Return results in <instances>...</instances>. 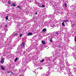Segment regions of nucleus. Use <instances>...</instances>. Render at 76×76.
Instances as JSON below:
<instances>
[{
  "label": "nucleus",
  "mask_w": 76,
  "mask_h": 76,
  "mask_svg": "<svg viewBox=\"0 0 76 76\" xmlns=\"http://www.w3.org/2000/svg\"><path fill=\"white\" fill-rule=\"evenodd\" d=\"M22 34H20L19 35V36L18 37V38H19L21 37H22Z\"/></svg>",
  "instance_id": "27"
},
{
  "label": "nucleus",
  "mask_w": 76,
  "mask_h": 76,
  "mask_svg": "<svg viewBox=\"0 0 76 76\" xmlns=\"http://www.w3.org/2000/svg\"><path fill=\"white\" fill-rule=\"evenodd\" d=\"M39 54V50L38 49L36 50L35 52H34V54Z\"/></svg>",
  "instance_id": "8"
},
{
  "label": "nucleus",
  "mask_w": 76,
  "mask_h": 76,
  "mask_svg": "<svg viewBox=\"0 0 76 76\" xmlns=\"http://www.w3.org/2000/svg\"><path fill=\"white\" fill-rule=\"evenodd\" d=\"M66 71L67 72V73L68 74L69 76H73V75H72V73L70 72V69L69 68H66Z\"/></svg>",
  "instance_id": "4"
},
{
  "label": "nucleus",
  "mask_w": 76,
  "mask_h": 76,
  "mask_svg": "<svg viewBox=\"0 0 76 76\" xmlns=\"http://www.w3.org/2000/svg\"><path fill=\"white\" fill-rule=\"evenodd\" d=\"M31 50L32 48L30 47H29L27 49H26V51H27L28 52H29L30 51H31Z\"/></svg>",
  "instance_id": "13"
},
{
  "label": "nucleus",
  "mask_w": 76,
  "mask_h": 76,
  "mask_svg": "<svg viewBox=\"0 0 76 76\" xmlns=\"http://www.w3.org/2000/svg\"><path fill=\"white\" fill-rule=\"evenodd\" d=\"M51 58H50V59H49L48 60H51Z\"/></svg>",
  "instance_id": "50"
},
{
  "label": "nucleus",
  "mask_w": 76,
  "mask_h": 76,
  "mask_svg": "<svg viewBox=\"0 0 76 76\" xmlns=\"http://www.w3.org/2000/svg\"><path fill=\"white\" fill-rule=\"evenodd\" d=\"M55 57V55H53V56L52 57V58L51 57H50V58H46V61H50V59H51V58H53V59H54V58L53 57Z\"/></svg>",
  "instance_id": "7"
},
{
  "label": "nucleus",
  "mask_w": 76,
  "mask_h": 76,
  "mask_svg": "<svg viewBox=\"0 0 76 76\" xmlns=\"http://www.w3.org/2000/svg\"><path fill=\"white\" fill-rule=\"evenodd\" d=\"M19 34V33L18 32H14V34H12V36H10L7 39V41H5V43H7V42H9V43L10 44V42L12 41V39H13V38L14 37H15V36L17 37L18 36Z\"/></svg>",
  "instance_id": "2"
},
{
  "label": "nucleus",
  "mask_w": 76,
  "mask_h": 76,
  "mask_svg": "<svg viewBox=\"0 0 76 76\" xmlns=\"http://www.w3.org/2000/svg\"><path fill=\"white\" fill-rule=\"evenodd\" d=\"M19 25H20L19 24H18V26H19Z\"/></svg>",
  "instance_id": "56"
},
{
  "label": "nucleus",
  "mask_w": 76,
  "mask_h": 76,
  "mask_svg": "<svg viewBox=\"0 0 76 76\" xmlns=\"http://www.w3.org/2000/svg\"><path fill=\"white\" fill-rule=\"evenodd\" d=\"M44 59H43L42 60L40 61V63H42L43 62H44Z\"/></svg>",
  "instance_id": "23"
},
{
  "label": "nucleus",
  "mask_w": 76,
  "mask_h": 76,
  "mask_svg": "<svg viewBox=\"0 0 76 76\" xmlns=\"http://www.w3.org/2000/svg\"><path fill=\"white\" fill-rule=\"evenodd\" d=\"M47 66H50L51 65V63H50L49 62L47 63Z\"/></svg>",
  "instance_id": "16"
},
{
  "label": "nucleus",
  "mask_w": 76,
  "mask_h": 76,
  "mask_svg": "<svg viewBox=\"0 0 76 76\" xmlns=\"http://www.w3.org/2000/svg\"><path fill=\"white\" fill-rule=\"evenodd\" d=\"M7 73H10V71H8L7 72Z\"/></svg>",
  "instance_id": "39"
},
{
  "label": "nucleus",
  "mask_w": 76,
  "mask_h": 76,
  "mask_svg": "<svg viewBox=\"0 0 76 76\" xmlns=\"http://www.w3.org/2000/svg\"><path fill=\"white\" fill-rule=\"evenodd\" d=\"M10 6H13V7H15L16 6V4L14 3H12V4H11Z\"/></svg>",
  "instance_id": "15"
},
{
  "label": "nucleus",
  "mask_w": 76,
  "mask_h": 76,
  "mask_svg": "<svg viewBox=\"0 0 76 76\" xmlns=\"http://www.w3.org/2000/svg\"><path fill=\"white\" fill-rule=\"evenodd\" d=\"M61 13H63V12L62 11V12H61Z\"/></svg>",
  "instance_id": "49"
},
{
  "label": "nucleus",
  "mask_w": 76,
  "mask_h": 76,
  "mask_svg": "<svg viewBox=\"0 0 76 76\" xmlns=\"http://www.w3.org/2000/svg\"><path fill=\"white\" fill-rule=\"evenodd\" d=\"M0 40L1 41H3V37H2V34L1 33H0Z\"/></svg>",
  "instance_id": "9"
},
{
  "label": "nucleus",
  "mask_w": 76,
  "mask_h": 76,
  "mask_svg": "<svg viewBox=\"0 0 76 76\" xmlns=\"http://www.w3.org/2000/svg\"><path fill=\"white\" fill-rule=\"evenodd\" d=\"M10 73H11L12 75H13V73L12 72H11V71H10Z\"/></svg>",
  "instance_id": "40"
},
{
  "label": "nucleus",
  "mask_w": 76,
  "mask_h": 76,
  "mask_svg": "<svg viewBox=\"0 0 76 76\" xmlns=\"http://www.w3.org/2000/svg\"><path fill=\"white\" fill-rule=\"evenodd\" d=\"M32 35V33L31 32H29L28 34V36H30V35Z\"/></svg>",
  "instance_id": "18"
},
{
  "label": "nucleus",
  "mask_w": 76,
  "mask_h": 76,
  "mask_svg": "<svg viewBox=\"0 0 76 76\" xmlns=\"http://www.w3.org/2000/svg\"><path fill=\"white\" fill-rule=\"evenodd\" d=\"M60 52V49H58L56 51V57L54 58V61H52V63L54 62V64H53L54 65H56L57 64V61L56 60L59 59V58L61 57Z\"/></svg>",
  "instance_id": "1"
},
{
  "label": "nucleus",
  "mask_w": 76,
  "mask_h": 76,
  "mask_svg": "<svg viewBox=\"0 0 76 76\" xmlns=\"http://www.w3.org/2000/svg\"><path fill=\"white\" fill-rule=\"evenodd\" d=\"M49 36L50 37H51V38H54V37H55V35L51 33L50 34V35Z\"/></svg>",
  "instance_id": "11"
},
{
  "label": "nucleus",
  "mask_w": 76,
  "mask_h": 76,
  "mask_svg": "<svg viewBox=\"0 0 76 76\" xmlns=\"http://www.w3.org/2000/svg\"><path fill=\"white\" fill-rule=\"evenodd\" d=\"M63 47H62V48H63Z\"/></svg>",
  "instance_id": "59"
},
{
  "label": "nucleus",
  "mask_w": 76,
  "mask_h": 76,
  "mask_svg": "<svg viewBox=\"0 0 76 76\" xmlns=\"http://www.w3.org/2000/svg\"><path fill=\"white\" fill-rule=\"evenodd\" d=\"M20 76H24L23 74L22 75H20Z\"/></svg>",
  "instance_id": "44"
},
{
  "label": "nucleus",
  "mask_w": 76,
  "mask_h": 76,
  "mask_svg": "<svg viewBox=\"0 0 76 76\" xmlns=\"http://www.w3.org/2000/svg\"><path fill=\"white\" fill-rule=\"evenodd\" d=\"M68 63V62L67 61H66V64H67V63Z\"/></svg>",
  "instance_id": "46"
},
{
  "label": "nucleus",
  "mask_w": 76,
  "mask_h": 76,
  "mask_svg": "<svg viewBox=\"0 0 76 76\" xmlns=\"http://www.w3.org/2000/svg\"><path fill=\"white\" fill-rule=\"evenodd\" d=\"M37 4L38 5H39V4H40V5H42V4H40L39 2H37Z\"/></svg>",
  "instance_id": "34"
},
{
  "label": "nucleus",
  "mask_w": 76,
  "mask_h": 76,
  "mask_svg": "<svg viewBox=\"0 0 76 76\" xmlns=\"http://www.w3.org/2000/svg\"><path fill=\"white\" fill-rule=\"evenodd\" d=\"M58 69H60V70H61V69H60V68H58Z\"/></svg>",
  "instance_id": "48"
},
{
  "label": "nucleus",
  "mask_w": 76,
  "mask_h": 76,
  "mask_svg": "<svg viewBox=\"0 0 76 76\" xmlns=\"http://www.w3.org/2000/svg\"><path fill=\"white\" fill-rule=\"evenodd\" d=\"M42 7H45V6H44V5H42Z\"/></svg>",
  "instance_id": "41"
},
{
  "label": "nucleus",
  "mask_w": 76,
  "mask_h": 76,
  "mask_svg": "<svg viewBox=\"0 0 76 76\" xmlns=\"http://www.w3.org/2000/svg\"><path fill=\"white\" fill-rule=\"evenodd\" d=\"M40 5H41L40 4L38 5L39 7H42V6Z\"/></svg>",
  "instance_id": "38"
},
{
  "label": "nucleus",
  "mask_w": 76,
  "mask_h": 76,
  "mask_svg": "<svg viewBox=\"0 0 76 76\" xmlns=\"http://www.w3.org/2000/svg\"><path fill=\"white\" fill-rule=\"evenodd\" d=\"M39 66H40V64H38L37 66H36V67H39Z\"/></svg>",
  "instance_id": "26"
},
{
  "label": "nucleus",
  "mask_w": 76,
  "mask_h": 76,
  "mask_svg": "<svg viewBox=\"0 0 76 76\" xmlns=\"http://www.w3.org/2000/svg\"><path fill=\"white\" fill-rule=\"evenodd\" d=\"M37 64L36 63H34V66H35V67H36V66H37Z\"/></svg>",
  "instance_id": "36"
},
{
  "label": "nucleus",
  "mask_w": 76,
  "mask_h": 76,
  "mask_svg": "<svg viewBox=\"0 0 76 76\" xmlns=\"http://www.w3.org/2000/svg\"><path fill=\"white\" fill-rule=\"evenodd\" d=\"M22 51L21 50L20 51H19V50H17L16 52V54L18 55V56H19V55H20V54H22Z\"/></svg>",
  "instance_id": "5"
},
{
  "label": "nucleus",
  "mask_w": 76,
  "mask_h": 76,
  "mask_svg": "<svg viewBox=\"0 0 76 76\" xmlns=\"http://www.w3.org/2000/svg\"><path fill=\"white\" fill-rule=\"evenodd\" d=\"M34 43L35 44L36 43V42H34Z\"/></svg>",
  "instance_id": "53"
},
{
  "label": "nucleus",
  "mask_w": 76,
  "mask_h": 76,
  "mask_svg": "<svg viewBox=\"0 0 76 76\" xmlns=\"http://www.w3.org/2000/svg\"><path fill=\"white\" fill-rule=\"evenodd\" d=\"M31 54L29 53L28 55L27 56L28 57H31Z\"/></svg>",
  "instance_id": "32"
},
{
  "label": "nucleus",
  "mask_w": 76,
  "mask_h": 76,
  "mask_svg": "<svg viewBox=\"0 0 76 76\" xmlns=\"http://www.w3.org/2000/svg\"><path fill=\"white\" fill-rule=\"evenodd\" d=\"M17 8H18L19 9H21V7L19 5L17 6Z\"/></svg>",
  "instance_id": "19"
},
{
  "label": "nucleus",
  "mask_w": 76,
  "mask_h": 76,
  "mask_svg": "<svg viewBox=\"0 0 76 76\" xmlns=\"http://www.w3.org/2000/svg\"><path fill=\"white\" fill-rule=\"evenodd\" d=\"M68 19H69V18H68V19H67L66 20H64V22H68V20H69Z\"/></svg>",
  "instance_id": "25"
},
{
  "label": "nucleus",
  "mask_w": 76,
  "mask_h": 76,
  "mask_svg": "<svg viewBox=\"0 0 76 76\" xmlns=\"http://www.w3.org/2000/svg\"><path fill=\"white\" fill-rule=\"evenodd\" d=\"M18 24H20V23H18Z\"/></svg>",
  "instance_id": "51"
},
{
  "label": "nucleus",
  "mask_w": 76,
  "mask_h": 76,
  "mask_svg": "<svg viewBox=\"0 0 76 76\" xmlns=\"http://www.w3.org/2000/svg\"><path fill=\"white\" fill-rule=\"evenodd\" d=\"M35 73L36 74H37H37H38V72H35Z\"/></svg>",
  "instance_id": "43"
},
{
  "label": "nucleus",
  "mask_w": 76,
  "mask_h": 76,
  "mask_svg": "<svg viewBox=\"0 0 76 76\" xmlns=\"http://www.w3.org/2000/svg\"><path fill=\"white\" fill-rule=\"evenodd\" d=\"M49 18H50V20L53 19V16L52 15H49L48 17Z\"/></svg>",
  "instance_id": "12"
},
{
  "label": "nucleus",
  "mask_w": 76,
  "mask_h": 76,
  "mask_svg": "<svg viewBox=\"0 0 76 76\" xmlns=\"http://www.w3.org/2000/svg\"><path fill=\"white\" fill-rule=\"evenodd\" d=\"M64 74H66V73H64Z\"/></svg>",
  "instance_id": "58"
},
{
  "label": "nucleus",
  "mask_w": 76,
  "mask_h": 76,
  "mask_svg": "<svg viewBox=\"0 0 76 76\" xmlns=\"http://www.w3.org/2000/svg\"><path fill=\"white\" fill-rule=\"evenodd\" d=\"M74 70H75V69H73Z\"/></svg>",
  "instance_id": "57"
},
{
  "label": "nucleus",
  "mask_w": 76,
  "mask_h": 76,
  "mask_svg": "<svg viewBox=\"0 0 76 76\" xmlns=\"http://www.w3.org/2000/svg\"><path fill=\"white\" fill-rule=\"evenodd\" d=\"M6 20H8V16H7L6 17Z\"/></svg>",
  "instance_id": "33"
},
{
  "label": "nucleus",
  "mask_w": 76,
  "mask_h": 76,
  "mask_svg": "<svg viewBox=\"0 0 76 76\" xmlns=\"http://www.w3.org/2000/svg\"><path fill=\"white\" fill-rule=\"evenodd\" d=\"M75 71H76V70H75L74 72H75Z\"/></svg>",
  "instance_id": "54"
},
{
  "label": "nucleus",
  "mask_w": 76,
  "mask_h": 76,
  "mask_svg": "<svg viewBox=\"0 0 76 76\" xmlns=\"http://www.w3.org/2000/svg\"><path fill=\"white\" fill-rule=\"evenodd\" d=\"M39 69H40V70H42V67H40L39 68Z\"/></svg>",
  "instance_id": "42"
},
{
  "label": "nucleus",
  "mask_w": 76,
  "mask_h": 76,
  "mask_svg": "<svg viewBox=\"0 0 76 76\" xmlns=\"http://www.w3.org/2000/svg\"><path fill=\"white\" fill-rule=\"evenodd\" d=\"M47 31V29H46L45 28H44L42 30L43 32H45V31Z\"/></svg>",
  "instance_id": "20"
},
{
  "label": "nucleus",
  "mask_w": 76,
  "mask_h": 76,
  "mask_svg": "<svg viewBox=\"0 0 76 76\" xmlns=\"http://www.w3.org/2000/svg\"><path fill=\"white\" fill-rule=\"evenodd\" d=\"M49 41L50 42H52V39H50Z\"/></svg>",
  "instance_id": "37"
},
{
  "label": "nucleus",
  "mask_w": 76,
  "mask_h": 76,
  "mask_svg": "<svg viewBox=\"0 0 76 76\" xmlns=\"http://www.w3.org/2000/svg\"><path fill=\"white\" fill-rule=\"evenodd\" d=\"M0 66L1 70H5V68H4V67L2 65H1Z\"/></svg>",
  "instance_id": "14"
},
{
  "label": "nucleus",
  "mask_w": 76,
  "mask_h": 76,
  "mask_svg": "<svg viewBox=\"0 0 76 76\" xmlns=\"http://www.w3.org/2000/svg\"><path fill=\"white\" fill-rule=\"evenodd\" d=\"M64 5L66 7H67V4H66V3H64Z\"/></svg>",
  "instance_id": "30"
},
{
  "label": "nucleus",
  "mask_w": 76,
  "mask_h": 76,
  "mask_svg": "<svg viewBox=\"0 0 76 76\" xmlns=\"http://www.w3.org/2000/svg\"><path fill=\"white\" fill-rule=\"evenodd\" d=\"M62 25H63V26H65V24H64V22L63 21L62 23Z\"/></svg>",
  "instance_id": "28"
},
{
  "label": "nucleus",
  "mask_w": 76,
  "mask_h": 76,
  "mask_svg": "<svg viewBox=\"0 0 76 76\" xmlns=\"http://www.w3.org/2000/svg\"><path fill=\"white\" fill-rule=\"evenodd\" d=\"M13 9H15V8H13Z\"/></svg>",
  "instance_id": "55"
},
{
  "label": "nucleus",
  "mask_w": 76,
  "mask_h": 76,
  "mask_svg": "<svg viewBox=\"0 0 76 76\" xmlns=\"http://www.w3.org/2000/svg\"><path fill=\"white\" fill-rule=\"evenodd\" d=\"M18 57H16L15 59V62H16V61H17V60H18Z\"/></svg>",
  "instance_id": "22"
},
{
  "label": "nucleus",
  "mask_w": 76,
  "mask_h": 76,
  "mask_svg": "<svg viewBox=\"0 0 76 76\" xmlns=\"http://www.w3.org/2000/svg\"><path fill=\"white\" fill-rule=\"evenodd\" d=\"M37 14H38V13H37V12H35V15H37Z\"/></svg>",
  "instance_id": "45"
},
{
  "label": "nucleus",
  "mask_w": 76,
  "mask_h": 76,
  "mask_svg": "<svg viewBox=\"0 0 76 76\" xmlns=\"http://www.w3.org/2000/svg\"><path fill=\"white\" fill-rule=\"evenodd\" d=\"M64 39H65V37H64Z\"/></svg>",
  "instance_id": "52"
},
{
  "label": "nucleus",
  "mask_w": 76,
  "mask_h": 76,
  "mask_svg": "<svg viewBox=\"0 0 76 76\" xmlns=\"http://www.w3.org/2000/svg\"><path fill=\"white\" fill-rule=\"evenodd\" d=\"M74 41H75V42H76V37H75Z\"/></svg>",
  "instance_id": "35"
},
{
  "label": "nucleus",
  "mask_w": 76,
  "mask_h": 76,
  "mask_svg": "<svg viewBox=\"0 0 76 76\" xmlns=\"http://www.w3.org/2000/svg\"><path fill=\"white\" fill-rule=\"evenodd\" d=\"M49 24H50L51 27H53V26H54V24H53V23H51V22H50V21L49 22V23H46V25H47V26L48 25H49Z\"/></svg>",
  "instance_id": "6"
},
{
  "label": "nucleus",
  "mask_w": 76,
  "mask_h": 76,
  "mask_svg": "<svg viewBox=\"0 0 76 76\" xmlns=\"http://www.w3.org/2000/svg\"><path fill=\"white\" fill-rule=\"evenodd\" d=\"M22 48H25V42H23L21 45Z\"/></svg>",
  "instance_id": "10"
},
{
  "label": "nucleus",
  "mask_w": 76,
  "mask_h": 76,
  "mask_svg": "<svg viewBox=\"0 0 76 76\" xmlns=\"http://www.w3.org/2000/svg\"><path fill=\"white\" fill-rule=\"evenodd\" d=\"M42 43L43 44H44V45L45 44V41H42Z\"/></svg>",
  "instance_id": "21"
},
{
  "label": "nucleus",
  "mask_w": 76,
  "mask_h": 76,
  "mask_svg": "<svg viewBox=\"0 0 76 76\" xmlns=\"http://www.w3.org/2000/svg\"><path fill=\"white\" fill-rule=\"evenodd\" d=\"M5 44H7V45H5V46L4 48V51H7V50H10V48L9 47H10V45L9 44H10L11 43V42H10V43L8 42H7V43H6V42H5Z\"/></svg>",
  "instance_id": "3"
},
{
  "label": "nucleus",
  "mask_w": 76,
  "mask_h": 76,
  "mask_svg": "<svg viewBox=\"0 0 76 76\" xmlns=\"http://www.w3.org/2000/svg\"><path fill=\"white\" fill-rule=\"evenodd\" d=\"M5 26V27H7V25H6V26Z\"/></svg>",
  "instance_id": "47"
},
{
  "label": "nucleus",
  "mask_w": 76,
  "mask_h": 76,
  "mask_svg": "<svg viewBox=\"0 0 76 76\" xmlns=\"http://www.w3.org/2000/svg\"><path fill=\"white\" fill-rule=\"evenodd\" d=\"M1 63L2 64L3 63H4V58H3L1 61Z\"/></svg>",
  "instance_id": "17"
},
{
  "label": "nucleus",
  "mask_w": 76,
  "mask_h": 76,
  "mask_svg": "<svg viewBox=\"0 0 76 76\" xmlns=\"http://www.w3.org/2000/svg\"><path fill=\"white\" fill-rule=\"evenodd\" d=\"M11 3V2L10 1H9L8 2V4H9V5H10Z\"/></svg>",
  "instance_id": "29"
},
{
  "label": "nucleus",
  "mask_w": 76,
  "mask_h": 76,
  "mask_svg": "<svg viewBox=\"0 0 76 76\" xmlns=\"http://www.w3.org/2000/svg\"><path fill=\"white\" fill-rule=\"evenodd\" d=\"M8 45H10V47H13V44H12L11 45H10V44H8Z\"/></svg>",
  "instance_id": "24"
},
{
  "label": "nucleus",
  "mask_w": 76,
  "mask_h": 76,
  "mask_svg": "<svg viewBox=\"0 0 76 76\" xmlns=\"http://www.w3.org/2000/svg\"><path fill=\"white\" fill-rule=\"evenodd\" d=\"M58 33H59V32L58 31L56 32V35H58Z\"/></svg>",
  "instance_id": "31"
}]
</instances>
